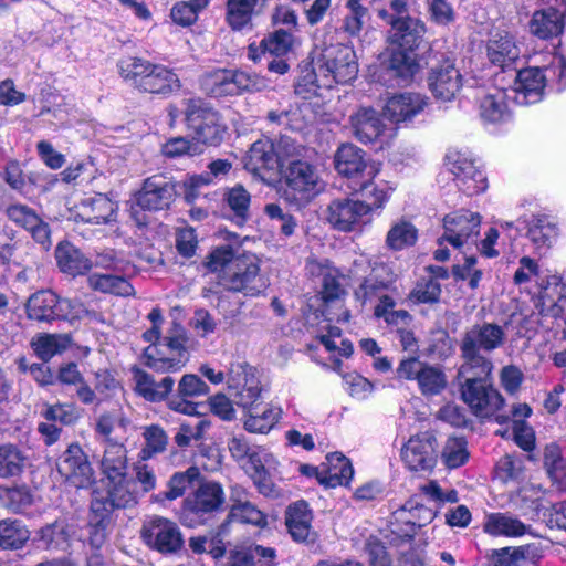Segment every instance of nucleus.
<instances>
[{
  "label": "nucleus",
  "mask_w": 566,
  "mask_h": 566,
  "mask_svg": "<svg viewBox=\"0 0 566 566\" xmlns=\"http://www.w3.org/2000/svg\"><path fill=\"white\" fill-rule=\"evenodd\" d=\"M358 73L354 50L347 45L336 44L326 48L314 67L315 85L332 87L336 82L345 83Z\"/></svg>",
  "instance_id": "nucleus-9"
},
{
  "label": "nucleus",
  "mask_w": 566,
  "mask_h": 566,
  "mask_svg": "<svg viewBox=\"0 0 566 566\" xmlns=\"http://www.w3.org/2000/svg\"><path fill=\"white\" fill-rule=\"evenodd\" d=\"M70 346V337L60 334L39 335L32 340L35 354L42 360H49L53 356L63 353Z\"/></svg>",
  "instance_id": "nucleus-47"
},
{
  "label": "nucleus",
  "mask_w": 566,
  "mask_h": 566,
  "mask_svg": "<svg viewBox=\"0 0 566 566\" xmlns=\"http://www.w3.org/2000/svg\"><path fill=\"white\" fill-rule=\"evenodd\" d=\"M427 27L408 13L403 0L391 1V81L409 82L422 72L426 61L419 53Z\"/></svg>",
  "instance_id": "nucleus-1"
},
{
  "label": "nucleus",
  "mask_w": 566,
  "mask_h": 566,
  "mask_svg": "<svg viewBox=\"0 0 566 566\" xmlns=\"http://www.w3.org/2000/svg\"><path fill=\"white\" fill-rule=\"evenodd\" d=\"M327 461L329 468L324 475L319 473L317 468L310 465H302L301 472L306 475H315L321 484L328 488L348 484L354 474L353 467L348 459L340 453H333L327 457Z\"/></svg>",
  "instance_id": "nucleus-27"
},
{
  "label": "nucleus",
  "mask_w": 566,
  "mask_h": 566,
  "mask_svg": "<svg viewBox=\"0 0 566 566\" xmlns=\"http://www.w3.org/2000/svg\"><path fill=\"white\" fill-rule=\"evenodd\" d=\"M345 277L339 275L336 269L326 268L323 270L322 295L325 301L337 300L345 294Z\"/></svg>",
  "instance_id": "nucleus-62"
},
{
  "label": "nucleus",
  "mask_w": 566,
  "mask_h": 566,
  "mask_svg": "<svg viewBox=\"0 0 566 566\" xmlns=\"http://www.w3.org/2000/svg\"><path fill=\"white\" fill-rule=\"evenodd\" d=\"M176 197L175 184L163 176H151L144 181L143 188L136 193V207H132V217L137 224L146 223V216L138 208L164 210L170 207Z\"/></svg>",
  "instance_id": "nucleus-13"
},
{
  "label": "nucleus",
  "mask_w": 566,
  "mask_h": 566,
  "mask_svg": "<svg viewBox=\"0 0 566 566\" xmlns=\"http://www.w3.org/2000/svg\"><path fill=\"white\" fill-rule=\"evenodd\" d=\"M469 458L467 441L462 438H450L444 444L442 460L449 469L463 465Z\"/></svg>",
  "instance_id": "nucleus-57"
},
{
  "label": "nucleus",
  "mask_w": 566,
  "mask_h": 566,
  "mask_svg": "<svg viewBox=\"0 0 566 566\" xmlns=\"http://www.w3.org/2000/svg\"><path fill=\"white\" fill-rule=\"evenodd\" d=\"M104 480L119 479L128 474L127 450L123 443L108 440L99 460Z\"/></svg>",
  "instance_id": "nucleus-32"
},
{
  "label": "nucleus",
  "mask_w": 566,
  "mask_h": 566,
  "mask_svg": "<svg viewBox=\"0 0 566 566\" xmlns=\"http://www.w3.org/2000/svg\"><path fill=\"white\" fill-rule=\"evenodd\" d=\"M250 378H259L256 370L244 363H233L227 373V384L230 390L239 392L250 388Z\"/></svg>",
  "instance_id": "nucleus-54"
},
{
  "label": "nucleus",
  "mask_w": 566,
  "mask_h": 566,
  "mask_svg": "<svg viewBox=\"0 0 566 566\" xmlns=\"http://www.w3.org/2000/svg\"><path fill=\"white\" fill-rule=\"evenodd\" d=\"M293 42L294 38L292 33L280 29L265 36L261 41L260 45L264 52H269L272 55L282 56L292 49Z\"/></svg>",
  "instance_id": "nucleus-58"
},
{
  "label": "nucleus",
  "mask_w": 566,
  "mask_h": 566,
  "mask_svg": "<svg viewBox=\"0 0 566 566\" xmlns=\"http://www.w3.org/2000/svg\"><path fill=\"white\" fill-rule=\"evenodd\" d=\"M514 98L509 90L493 87L480 102L481 117L490 123L506 122L511 117L509 99Z\"/></svg>",
  "instance_id": "nucleus-30"
},
{
  "label": "nucleus",
  "mask_w": 566,
  "mask_h": 566,
  "mask_svg": "<svg viewBox=\"0 0 566 566\" xmlns=\"http://www.w3.org/2000/svg\"><path fill=\"white\" fill-rule=\"evenodd\" d=\"M541 64L517 72L514 87L509 90L518 104H534L542 99L547 82L566 86V56L546 53L537 56Z\"/></svg>",
  "instance_id": "nucleus-4"
},
{
  "label": "nucleus",
  "mask_w": 566,
  "mask_h": 566,
  "mask_svg": "<svg viewBox=\"0 0 566 566\" xmlns=\"http://www.w3.org/2000/svg\"><path fill=\"white\" fill-rule=\"evenodd\" d=\"M544 464L553 480L563 481L566 479V459L563 458L560 448L557 444L551 443L546 446Z\"/></svg>",
  "instance_id": "nucleus-59"
},
{
  "label": "nucleus",
  "mask_w": 566,
  "mask_h": 566,
  "mask_svg": "<svg viewBox=\"0 0 566 566\" xmlns=\"http://www.w3.org/2000/svg\"><path fill=\"white\" fill-rule=\"evenodd\" d=\"M143 438L145 440V446L140 450L139 457L144 461L151 459L158 453H163L167 448L168 436L158 424L145 427Z\"/></svg>",
  "instance_id": "nucleus-48"
},
{
  "label": "nucleus",
  "mask_w": 566,
  "mask_h": 566,
  "mask_svg": "<svg viewBox=\"0 0 566 566\" xmlns=\"http://www.w3.org/2000/svg\"><path fill=\"white\" fill-rule=\"evenodd\" d=\"M356 296L363 298L364 302L379 301L375 306V315L377 317H384L386 322H389L388 307V286L384 282H378L373 277L367 279L364 284L356 291Z\"/></svg>",
  "instance_id": "nucleus-43"
},
{
  "label": "nucleus",
  "mask_w": 566,
  "mask_h": 566,
  "mask_svg": "<svg viewBox=\"0 0 566 566\" xmlns=\"http://www.w3.org/2000/svg\"><path fill=\"white\" fill-rule=\"evenodd\" d=\"M185 120L195 138L206 145H217L222 140L224 127L217 112L199 98L187 99Z\"/></svg>",
  "instance_id": "nucleus-12"
},
{
  "label": "nucleus",
  "mask_w": 566,
  "mask_h": 566,
  "mask_svg": "<svg viewBox=\"0 0 566 566\" xmlns=\"http://www.w3.org/2000/svg\"><path fill=\"white\" fill-rule=\"evenodd\" d=\"M70 322L86 319L88 322L103 321L102 314L95 310H88L78 300L59 298L57 316Z\"/></svg>",
  "instance_id": "nucleus-46"
},
{
  "label": "nucleus",
  "mask_w": 566,
  "mask_h": 566,
  "mask_svg": "<svg viewBox=\"0 0 566 566\" xmlns=\"http://www.w3.org/2000/svg\"><path fill=\"white\" fill-rule=\"evenodd\" d=\"M209 4V0H190L177 2L171 11L172 21L179 25L187 27L196 22L198 12Z\"/></svg>",
  "instance_id": "nucleus-52"
},
{
  "label": "nucleus",
  "mask_w": 566,
  "mask_h": 566,
  "mask_svg": "<svg viewBox=\"0 0 566 566\" xmlns=\"http://www.w3.org/2000/svg\"><path fill=\"white\" fill-rule=\"evenodd\" d=\"M134 380L136 391L151 402L165 400L175 385L174 379L169 376L156 381L151 375L140 369H134Z\"/></svg>",
  "instance_id": "nucleus-36"
},
{
  "label": "nucleus",
  "mask_w": 566,
  "mask_h": 566,
  "mask_svg": "<svg viewBox=\"0 0 566 566\" xmlns=\"http://www.w3.org/2000/svg\"><path fill=\"white\" fill-rule=\"evenodd\" d=\"M281 413V408L272 403H266L261 409L256 405L243 411V428L251 433L265 434L279 422Z\"/></svg>",
  "instance_id": "nucleus-33"
},
{
  "label": "nucleus",
  "mask_w": 566,
  "mask_h": 566,
  "mask_svg": "<svg viewBox=\"0 0 566 566\" xmlns=\"http://www.w3.org/2000/svg\"><path fill=\"white\" fill-rule=\"evenodd\" d=\"M419 491L429 501H432L439 505L446 503H457L458 492L454 489L443 490L436 480H430L419 486Z\"/></svg>",
  "instance_id": "nucleus-63"
},
{
  "label": "nucleus",
  "mask_w": 566,
  "mask_h": 566,
  "mask_svg": "<svg viewBox=\"0 0 566 566\" xmlns=\"http://www.w3.org/2000/svg\"><path fill=\"white\" fill-rule=\"evenodd\" d=\"M335 168L338 174L346 177L349 181L348 187L355 192H365L371 190L375 186V179L380 171L377 163H368L364 158V153L352 144L342 145L335 154Z\"/></svg>",
  "instance_id": "nucleus-10"
},
{
  "label": "nucleus",
  "mask_w": 566,
  "mask_h": 566,
  "mask_svg": "<svg viewBox=\"0 0 566 566\" xmlns=\"http://www.w3.org/2000/svg\"><path fill=\"white\" fill-rule=\"evenodd\" d=\"M428 87L439 102H450L457 97L463 86V77L452 60L446 59L430 69L427 76Z\"/></svg>",
  "instance_id": "nucleus-18"
},
{
  "label": "nucleus",
  "mask_w": 566,
  "mask_h": 566,
  "mask_svg": "<svg viewBox=\"0 0 566 566\" xmlns=\"http://www.w3.org/2000/svg\"><path fill=\"white\" fill-rule=\"evenodd\" d=\"M56 467L64 481L76 489L90 488L95 481L92 464L77 443L67 447L59 458Z\"/></svg>",
  "instance_id": "nucleus-15"
},
{
  "label": "nucleus",
  "mask_w": 566,
  "mask_h": 566,
  "mask_svg": "<svg viewBox=\"0 0 566 566\" xmlns=\"http://www.w3.org/2000/svg\"><path fill=\"white\" fill-rule=\"evenodd\" d=\"M116 211V202L103 193H95L81 200L76 206L75 216L87 223L103 224L114 221Z\"/></svg>",
  "instance_id": "nucleus-26"
},
{
  "label": "nucleus",
  "mask_w": 566,
  "mask_h": 566,
  "mask_svg": "<svg viewBox=\"0 0 566 566\" xmlns=\"http://www.w3.org/2000/svg\"><path fill=\"white\" fill-rule=\"evenodd\" d=\"M30 539L29 530L18 520L0 521V547L3 549H20Z\"/></svg>",
  "instance_id": "nucleus-44"
},
{
  "label": "nucleus",
  "mask_w": 566,
  "mask_h": 566,
  "mask_svg": "<svg viewBox=\"0 0 566 566\" xmlns=\"http://www.w3.org/2000/svg\"><path fill=\"white\" fill-rule=\"evenodd\" d=\"M483 531L491 536L522 537L531 532V525L509 513H489L483 522Z\"/></svg>",
  "instance_id": "nucleus-29"
},
{
  "label": "nucleus",
  "mask_w": 566,
  "mask_h": 566,
  "mask_svg": "<svg viewBox=\"0 0 566 566\" xmlns=\"http://www.w3.org/2000/svg\"><path fill=\"white\" fill-rule=\"evenodd\" d=\"M106 497L94 496L91 503L92 511L102 518L114 509H125L137 503L139 491L135 481L127 475L114 480H104Z\"/></svg>",
  "instance_id": "nucleus-14"
},
{
  "label": "nucleus",
  "mask_w": 566,
  "mask_h": 566,
  "mask_svg": "<svg viewBox=\"0 0 566 566\" xmlns=\"http://www.w3.org/2000/svg\"><path fill=\"white\" fill-rule=\"evenodd\" d=\"M198 476L199 470L196 467H190L184 472H176L168 481V490L164 493V497L172 501L182 496Z\"/></svg>",
  "instance_id": "nucleus-55"
},
{
  "label": "nucleus",
  "mask_w": 566,
  "mask_h": 566,
  "mask_svg": "<svg viewBox=\"0 0 566 566\" xmlns=\"http://www.w3.org/2000/svg\"><path fill=\"white\" fill-rule=\"evenodd\" d=\"M55 259L60 270L72 276L83 275L93 266L91 260L69 242H62L56 247Z\"/></svg>",
  "instance_id": "nucleus-38"
},
{
  "label": "nucleus",
  "mask_w": 566,
  "mask_h": 566,
  "mask_svg": "<svg viewBox=\"0 0 566 566\" xmlns=\"http://www.w3.org/2000/svg\"><path fill=\"white\" fill-rule=\"evenodd\" d=\"M88 285L95 291L112 293L119 296L134 294L133 285L122 276L111 274H92L88 277Z\"/></svg>",
  "instance_id": "nucleus-45"
},
{
  "label": "nucleus",
  "mask_w": 566,
  "mask_h": 566,
  "mask_svg": "<svg viewBox=\"0 0 566 566\" xmlns=\"http://www.w3.org/2000/svg\"><path fill=\"white\" fill-rule=\"evenodd\" d=\"M417 380L423 395H438L447 386L444 373L433 366H422L417 373Z\"/></svg>",
  "instance_id": "nucleus-49"
},
{
  "label": "nucleus",
  "mask_w": 566,
  "mask_h": 566,
  "mask_svg": "<svg viewBox=\"0 0 566 566\" xmlns=\"http://www.w3.org/2000/svg\"><path fill=\"white\" fill-rule=\"evenodd\" d=\"M557 224L547 216H531L526 220V238L535 253L545 254L556 242Z\"/></svg>",
  "instance_id": "nucleus-28"
},
{
  "label": "nucleus",
  "mask_w": 566,
  "mask_h": 566,
  "mask_svg": "<svg viewBox=\"0 0 566 566\" xmlns=\"http://www.w3.org/2000/svg\"><path fill=\"white\" fill-rule=\"evenodd\" d=\"M355 136L363 143L375 142L384 132L385 124L373 108H359L350 116Z\"/></svg>",
  "instance_id": "nucleus-34"
},
{
  "label": "nucleus",
  "mask_w": 566,
  "mask_h": 566,
  "mask_svg": "<svg viewBox=\"0 0 566 566\" xmlns=\"http://www.w3.org/2000/svg\"><path fill=\"white\" fill-rule=\"evenodd\" d=\"M434 517L436 512L433 510L418 503L415 499L409 500L401 510L395 512L396 521L405 523L411 532L428 525Z\"/></svg>",
  "instance_id": "nucleus-42"
},
{
  "label": "nucleus",
  "mask_w": 566,
  "mask_h": 566,
  "mask_svg": "<svg viewBox=\"0 0 566 566\" xmlns=\"http://www.w3.org/2000/svg\"><path fill=\"white\" fill-rule=\"evenodd\" d=\"M481 216L476 212L463 210L450 213L443 218V235L439 240L449 242L454 248L475 243L480 233Z\"/></svg>",
  "instance_id": "nucleus-17"
},
{
  "label": "nucleus",
  "mask_w": 566,
  "mask_h": 566,
  "mask_svg": "<svg viewBox=\"0 0 566 566\" xmlns=\"http://www.w3.org/2000/svg\"><path fill=\"white\" fill-rule=\"evenodd\" d=\"M117 67L124 81L144 93L168 96L181 86L178 75L172 70L142 57H124Z\"/></svg>",
  "instance_id": "nucleus-6"
},
{
  "label": "nucleus",
  "mask_w": 566,
  "mask_h": 566,
  "mask_svg": "<svg viewBox=\"0 0 566 566\" xmlns=\"http://www.w3.org/2000/svg\"><path fill=\"white\" fill-rule=\"evenodd\" d=\"M532 301L541 316L562 318L566 313V283L563 277L556 274L542 277Z\"/></svg>",
  "instance_id": "nucleus-16"
},
{
  "label": "nucleus",
  "mask_w": 566,
  "mask_h": 566,
  "mask_svg": "<svg viewBox=\"0 0 566 566\" xmlns=\"http://www.w3.org/2000/svg\"><path fill=\"white\" fill-rule=\"evenodd\" d=\"M268 0H226V21L234 31L252 24V19L266 6Z\"/></svg>",
  "instance_id": "nucleus-31"
},
{
  "label": "nucleus",
  "mask_w": 566,
  "mask_h": 566,
  "mask_svg": "<svg viewBox=\"0 0 566 566\" xmlns=\"http://www.w3.org/2000/svg\"><path fill=\"white\" fill-rule=\"evenodd\" d=\"M566 0H547V7L533 12L528 21L530 33L541 40H551L563 33Z\"/></svg>",
  "instance_id": "nucleus-20"
},
{
  "label": "nucleus",
  "mask_w": 566,
  "mask_h": 566,
  "mask_svg": "<svg viewBox=\"0 0 566 566\" xmlns=\"http://www.w3.org/2000/svg\"><path fill=\"white\" fill-rule=\"evenodd\" d=\"M429 19L440 27H448L457 19V12L449 0H424Z\"/></svg>",
  "instance_id": "nucleus-56"
},
{
  "label": "nucleus",
  "mask_w": 566,
  "mask_h": 566,
  "mask_svg": "<svg viewBox=\"0 0 566 566\" xmlns=\"http://www.w3.org/2000/svg\"><path fill=\"white\" fill-rule=\"evenodd\" d=\"M260 262L253 253L237 254L231 247L221 245L208 253L203 265L226 289L258 295L266 287V280L260 273Z\"/></svg>",
  "instance_id": "nucleus-2"
},
{
  "label": "nucleus",
  "mask_w": 566,
  "mask_h": 566,
  "mask_svg": "<svg viewBox=\"0 0 566 566\" xmlns=\"http://www.w3.org/2000/svg\"><path fill=\"white\" fill-rule=\"evenodd\" d=\"M242 495H244V490L238 486L232 489L231 497L233 503L228 518L264 527L268 523L264 513L249 501L243 500Z\"/></svg>",
  "instance_id": "nucleus-41"
},
{
  "label": "nucleus",
  "mask_w": 566,
  "mask_h": 566,
  "mask_svg": "<svg viewBox=\"0 0 566 566\" xmlns=\"http://www.w3.org/2000/svg\"><path fill=\"white\" fill-rule=\"evenodd\" d=\"M367 197L373 199L371 203L352 198L333 200L326 209V220L333 229L343 232L358 231L369 220L373 206L382 207L386 201L387 187L375 186L371 190L365 191Z\"/></svg>",
  "instance_id": "nucleus-7"
},
{
  "label": "nucleus",
  "mask_w": 566,
  "mask_h": 566,
  "mask_svg": "<svg viewBox=\"0 0 566 566\" xmlns=\"http://www.w3.org/2000/svg\"><path fill=\"white\" fill-rule=\"evenodd\" d=\"M447 166L454 176L457 186L469 196L480 193L488 187L485 176L474 163L460 151H449L446 156Z\"/></svg>",
  "instance_id": "nucleus-21"
},
{
  "label": "nucleus",
  "mask_w": 566,
  "mask_h": 566,
  "mask_svg": "<svg viewBox=\"0 0 566 566\" xmlns=\"http://www.w3.org/2000/svg\"><path fill=\"white\" fill-rule=\"evenodd\" d=\"M142 534L149 547L164 554L176 553L184 543L177 524L160 516L149 518L144 524Z\"/></svg>",
  "instance_id": "nucleus-19"
},
{
  "label": "nucleus",
  "mask_w": 566,
  "mask_h": 566,
  "mask_svg": "<svg viewBox=\"0 0 566 566\" xmlns=\"http://www.w3.org/2000/svg\"><path fill=\"white\" fill-rule=\"evenodd\" d=\"M4 212L11 222L27 230L43 249L48 250L51 247L49 224L41 219L34 209L21 202H13L6 208Z\"/></svg>",
  "instance_id": "nucleus-24"
},
{
  "label": "nucleus",
  "mask_w": 566,
  "mask_h": 566,
  "mask_svg": "<svg viewBox=\"0 0 566 566\" xmlns=\"http://www.w3.org/2000/svg\"><path fill=\"white\" fill-rule=\"evenodd\" d=\"M401 459L411 471H431L437 462L434 438L428 433L411 437L401 449Z\"/></svg>",
  "instance_id": "nucleus-25"
},
{
  "label": "nucleus",
  "mask_w": 566,
  "mask_h": 566,
  "mask_svg": "<svg viewBox=\"0 0 566 566\" xmlns=\"http://www.w3.org/2000/svg\"><path fill=\"white\" fill-rule=\"evenodd\" d=\"M345 7L348 12L343 19L340 29L349 36H358L363 30L367 8L363 6L361 0H347Z\"/></svg>",
  "instance_id": "nucleus-51"
},
{
  "label": "nucleus",
  "mask_w": 566,
  "mask_h": 566,
  "mask_svg": "<svg viewBox=\"0 0 566 566\" xmlns=\"http://www.w3.org/2000/svg\"><path fill=\"white\" fill-rule=\"evenodd\" d=\"M151 326L144 332L143 338L150 343L144 350L145 364L158 373H176L181 370L188 359V335L181 324L172 322L167 334L161 337L163 313L153 308L148 314Z\"/></svg>",
  "instance_id": "nucleus-3"
},
{
  "label": "nucleus",
  "mask_w": 566,
  "mask_h": 566,
  "mask_svg": "<svg viewBox=\"0 0 566 566\" xmlns=\"http://www.w3.org/2000/svg\"><path fill=\"white\" fill-rule=\"evenodd\" d=\"M418 231L408 221H400L391 227V250H402L416 243Z\"/></svg>",
  "instance_id": "nucleus-61"
},
{
  "label": "nucleus",
  "mask_w": 566,
  "mask_h": 566,
  "mask_svg": "<svg viewBox=\"0 0 566 566\" xmlns=\"http://www.w3.org/2000/svg\"><path fill=\"white\" fill-rule=\"evenodd\" d=\"M521 55L516 36L507 29H495L486 44V56L491 64L501 70L511 69Z\"/></svg>",
  "instance_id": "nucleus-22"
},
{
  "label": "nucleus",
  "mask_w": 566,
  "mask_h": 566,
  "mask_svg": "<svg viewBox=\"0 0 566 566\" xmlns=\"http://www.w3.org/2000/svg\"><path fill=\"white\" fill-rule=\"evenodd\" d=\"M202 87L212 95L234 94L231 87V72L227 70L206 74L202 78Z\"/></svg>",
  "instance_id": "nucleus-60"
},
{
  "label": "nucleus",
  "mask_w": 566,
  "mask_h": 566,
  "mask_svg": "<svg viewBox=\"0 0 566 566\" xmlns=\"http://www.w3.org/2000/svg\"><path fill=\"white\" fill-rule=\"evenodd\" d=\"M59 297L51 291H40L31 295L27 302V315L30 319L49 322L56 319Z\"/></svg>",
  "instance_id": "nucleus-40"
},
{
  "label": "nucleus",
  "mask_w": 566,
  "mask_h": 566,
  "mask_svg": "<svg viewBox=\"0 0 566 566\" xmlns=\"http://www.w3.org/2000/svg\"><path fill=\"white\" fill-rule=\"evenodd\" d=\"M285 181L294 198L298 200H308L323 189V182L315 168L306 161L290 163Z\"/></svg>",
  "instance_id": "nucleus-23"
},
{
  "label": "nucleus",
  "mask_w": 566,
  "mask_h": 566,
  "mask_svg": "<svg viewBox=\"0 0 566 566\" xmlns=\"http://www.w3.org/2000/svg\"><path fill=\"white\" fill-rule=\"evenodd\" d=\"M428 105V98L419 93L405 92L391 95V124L411 120Z\"/></svg>",
  "instance_id": "nucleus-35"
},
{
  "label": "nucleus",
  "mask_w": 566,
  "mask_h": 566,
  "mask_svg": "<svg viewBox=\"0 0 566 566\" xmlns=\"http://www.w3.org/2000/svg\"><path fill=\"white\" fill-rule=\"evenodd\" d=\"M244 167L253 174L279 168V159L274 153V144L269 139L253 143L245 156Z\"/></svg>",
  "instance_id": "nucleus-39"
},
{
  "label": "nucleus",
  "mask_w": 566,
  "mask_h": 566,
  "mask_svg": "<svg viewBox=\"0 0 566 566\" xmlns=\"http://www.w3.org/2000/svg\"><path fill=\"white\" fill-rule=\"evenodd\" d=\"M224 503L221 484L206 482L182 502L179 518L187 527H196L203 523V515L218 511Z\"/></svg>",
  "instance_id": "nucleus-11"
},
{
  "label": "nucleus",
  "mask_w": 566,
  "mask_h": 566,
  "mask_svg": "<svg viewBox=\"0 0 566 566\" xmlns=\"http://www.w3.org/2000/svg\"><path fill=\"white\" fill-rule=\"evenodd\" d=\"M506 340L504 328L494 323L474 324L467 329L460 342L462 373L478 369L481 374H492L493 364L483 353L501 348Z\"/></svg>",
  "instance_id": "nucleus-5"
},
{
  "label": "nucleus",
  "mask_w": 566,
  "mask_h": 566,
  "mask_svg": "<svg viewBox=\"0 0 566 566\" xmlns=\"http://www.w3.org/2000/svg\"><path fill=\"white\" fill-rule=\"evenodd\" d=\"M312 512L308 504L297 501L286 510V526L291 536L297 542L308 541L312 532Z\"/></svg>",
  "instance_id": "nucleus-37"
},
{
  "label": "nucleus",
  "mask_w": 566,
  "mask_h": 566,
  "mask_svg": "<svg viewBox=\"0 0 566 566\" xmlns=\"http://www.w3.org/2000/svg\"><path fill=\"white\" fill-rule=\"evenodd\" d=\"M25 458L21 451L12 446H0V476H13L22 471Z\"/></svg>",
  "instance_id": "nucleus-53"
},
{
  "label": "nucleus",
  "mask_w": 566,
  "mask_h": 566,
  "mask_svg": "<svg viewBox=\"0 0 566 566\" xmlns=\"http://www.w3.org/2000/svg\"><path fill=\"white\" fill-rule=\"evenodd\" d=\"M491 374H481L478 369L462 373L459 368L461 382V398L480 418L495 415L504 405V398L489 381Z\"/></svg>",
  "instance_id": "nucleus-8"
},
{
  "label": "nucleus",
  "mask_w": 566,
  "mask_h": 566,
  "mask_svg": "<svg viewBox=\"0 0 566 566\" xmlns=\"http://www.w3.org/2000/svg\"><path fill=\"white\" fill-rule=\"evenodd\" d=\"M318 339L328 352H338L342 356H349L353 352L350 342L342 338V331L337 326H329L327 333L319 335Z\"/></svg>",
  "instance_id": "nucleus-64"
},
{
  "label": "nucleus",
  "mask_w": 566,
  "mask_h": 566,
  "mask_svg": "<svg viewBox=\"0 0 566 566\" xmlns=\"http://www.w3.org/2000/svg\"><path fill=\"white\" fill-rule=\"evenodd\" d=\"M412 318L406 311H391V325H396V333L399 336L403 350L415 355L418 352V342L413 331L409 327Z\"/></svg>",
  "instance_id": "nucleus-50"
}]
</instances>
